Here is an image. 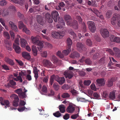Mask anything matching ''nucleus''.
<instances>
[{"instance_id":"6e6d98bb","label":"nucleus","mask_w":120,"mask_h":120,"mask_svg":"<svg viewBox=\"0 0 120 120\" xmlns=\"http://www.w3.org/2000/svg\"><path fill=\"white\" fill-rule=\"evenodd\" d=\"M27 109L26 108L25 106L23 107L19 108L18 109V110L19 112H22L24 111L25 109Z\"/></svg>"},{"instance_id":"864d4df0","label":"nucleus","mask_w":120,"mask_h":120,"mask_svg":"<svg viewBox=\"0 0 120 120\" xmlns=\"http://www.w3.org/2000/svg\"><path fill=\"white\" fill-rule=\"evenodd\" d=\"M22 92V89L19 88L16 90L15 91V92L17 94L19 95L21 94Z\"/></svg>"},{"instance_id":"72a5a7b5","label":"nucleus","mask_w":120,"mask_h":120,"mask_svg":"<svg viewBox=\"0 0 120 120\" xmlns=\"http://www.w3.org/2000/svg\"><path fill=\"white\" fill-rule=\"evenodd\" d=\"M37 8L36 7H34L33 8H31L29 9V11L31 13H35L36 11H38V10L37 9Z\"/></svg>"},{"instance_id":"6e6552de","label":"nucleus","mask_w":120,"mask_h":120,"mask_svg":"<svg viewBox=\"0 0 120 120\" xmlns=\"http://www.w3.org/2000/svg\"><path fill=\"white\" fill-rule=\"evenodd\" d=\"M89 28L92 32H94L96 30L94 23L93 22L89 21L88 23Z\"/></svg>"},{"instance_id":"bf43d9fd","label":"nucleus","mask_w":120,"mask_h":120,"mask_svg":"<svg viewBox=\"0 0 120 120\" xmlns=\"http://www.w3.org/2000/svg\"><path fill=\"white\" fill-rule=\"evenodd\" d=\"M82 27L83 28L82 31L84 32L86 31V26L85 23L83 22L82 23Z\"/></svg>"},{"instance_id":"3c124183","label":"nucleus","mask_w":120,"mask_h":120,"mask_svg":"<svg viewBox=\"0 0 120 120\" xmlns=\"http://www.w3.org/2000/svg\"><path fill=\"white\" fill-rule=\"evenodd\" d=\"M93 12L98 17L99 15L100 12L96 8H93Z\"/></svg>"},{"instance_id":"de8ad7c7","label":"nucleus","mask_w":120,"mask_h":120,"mask_svg":"<svg viewBox=\"0 0 120 120\" xmlns=\"http://www.w3.org/2000/svg\"><path fill=\"white\" fill-rule=\"evenodd\" d=\"M41 91L42 92L46 93L47 92V87L45 85H43L42 87Z\"/></svg>"},{"instance_id":"393cba45","label":"nucleus","mask_w":120,"mask_h":120,"mask_svg":"<svg viewBox=\"0 0 120 120\" xmlns=\"http://www.w3.org/2000/svg\"><path fill=\"white\" fill-rule=\"evenodd\" d=\"M59 109L60 112L62 113H64L65 111V107L64 105H61L59 106L58 107Z\"/></svg>"},{"instance_id":"9b49d317","label":"nucleus","mask_w":120,"mask_h":120,"mask_svg":"<svg viewBox=\"0 0 120 120\" xmlns=\"http://www.w3.org/2000/svg\"><path fill=\"white\" fill-rule=\"evenodd\" d=\"M55 80L60 85L63 84L65 81V79L64 77H60L58 76L55 77Z\"/></svg>"},{"instance_id":"5701e85b","label":"nucleus","mask_w":120,"mask_h":120,"mask_svg":"<svg viewBox=\"0 0 120 120\" xmlns=\"http://www.w3.org/2000/svg\"><path fill=\"white\" fill-rule=\"evenodd\" d=\"M20 45L21 47L22 48H24L26 45L27 42L24 39L21 38Z\"/></svg>"},{"instance_id":"052dcab7","label":"nucleus","mask_w":120,"mask_h":120,"mask_svg":"<svg viewBox=\"0 0 120 120\" xmlns=\"http://www.w3.org/2000/svg\"><path fill=\"white\" fill-rule=\"evenodd\" d=\"M108 93L106 91L104 92L102 94V96L104 98H105L108 97Z\"/></svg>"},{"instance_id":"2eb2a0df","label":"nucleus","mask_w":120,"mask_h":120,"mask_svg":"<svg viewBox=\"0 0 120 120\" xmlns=\"http://www.w3.org/2000/svg\"><path fill=\"white\" fill-rule=\"evenodd\" d=\"M19 45L15 44H13V48L14 49L15 52L18 54L20 53L21 52V49Z\"/></svg>"},{"instance_id":"ea45409f","label":"nucleus","mask_w":120,"mask_h":120,"mask_svg":"<svg viewBox=\"0 0 120 120\" xmlns=\"http://www.w3.org/2000/svg\"><path fill=\"white\" fill-rule=\"evenodd\" d=\"M53 115L54 116L57 117H59L61 116V114L59 111H57L53 113Z\"/></svg>"},{"instance_id":"4c0bfd02","label":"nucleus","mask_w":120,"mask_h":120,"mask_svg":"<svg viewBox=\"0 0 120 120\" xmlns=\"http://www.w3.org/2000/svg\"><path fill=\"white\" fill-rule=\"evenodd\" d=\"M61 97L63 98H68L70 97V95L68 93H64L62 94Z\"/></svg>"},{"instance_id":"5fc2aeb1","label":"nucleus","mask_w":120,"mask_h":120,"mask_svg":"<svg viewBox=\"0 0 120 120\" xmlns=\"http://www.w3.org/2000/svg\"><path fill=\"white\" fill-rule=\"evenodd\" d=\"M93 95L95 99H99L100 98L99 95L96 92L94 93L93 94Z\"/></svg>"},{"instance_id":"423d86ee","label":"nucleus","mask_w":120,"mask_h":120,"mask_svg":"<svg viewBox=\"0 0 120 120\" xmlns=\"http://www.w3.org/2000/svg\"><path fill=\"white\" fill-rule=\"evenodd\" d=\"M43 63L45 67L48 68H53L54 67L53 65L49 60H44L43 61Z\"/></svg>"},{"instance_id":"0e129e2a","label":"nucleus","mask_w":120,"mask_h":120,"mask_svg":"<svg viewBox=\"0 0 120 120\" xmlns=\"http://www.w3.org/2000/svg\"><path fill=\"white\" fill-rule=\"evenodd\" d=\"M99 53H97L94 54L92 58L94 60H96L99 56Z\"/></svg>"},{"instance_id":"a18cd8bd","label":"nucleus","mask_w":120,"mask_h":120,"mask_svg":"<svg viewBox=\"0 0 120 120\" xmlns=\"http://www.w3.org/2000/svg\"><path fill=\"white\" fill-rule=\"evenodd\" d=\"M53 86L55 90L57 91L58 90L59 86L58 84L54 83L53 84Z\"/></svg>"},{"instance_id":"4be33fe9","label":"nucleus","mask_w":120,"mask_h":120,"mask_svg":"<svg viewBox=\"0 0 120 120\" xmlns=\"http://www.w3.org/2000/svg\"><path fill=\"white\" fill-rule=\"evenodd\" d=\"M15 3L19 4L21 6L23 5L25 2V0H11Z\"/></svg>"},{"instance_id":"c85d7f7f","label":"nucleus","mask_w":120,"mask_h":120,"mask_svg":"<svg viewBox=\"0 0 120 120\" xmlns=\"http://www.w3.org/2000/svg\"><path fill=\"white\" fill-rule=\"evenodd\" d=\"M115 93L114 91L110 92L109 95V98L111 99H115L116 98Z\"/></svg>"},{"instance_id":"e2e57ef3","label":"nucleus","mask_w":120,"mask_h":120,"mask_svg":"<svg viewBox=\"0 0 120 120\" xmlns=\"http://www.w3.org/2000/svg\"><path fill=\"white\" fill-rule=\"evenodd\" d=\"M17 15L18 17L20 19H22L23 17V15L21 13L19 12H17Z\"/></svg>"},{"instance_id":"39448f33","label":"nucleus","mask_w":120,"mask_h":120,"mask_svg":"<svg viewBox=\"0 0 120 120\" xmlns=\"http://www.w3.org/2000/svg\"><path fill=\"white\" fill-rule=\"evenodd\" d=\"M10 97L11 99H14L13 103V105L15 107L18 106L19 105V98L17 95L15 94H13L11 95Z\"/></svg>"},{"instance_id":"09e8293b","label":"nucleus","mask_w":120,"mask_h":120,"mask_svg":"<svg viewBox=\"0 0 120 120\" xmlns=\"http://www.w3.org/2000/svg\"><path fill=\"white\" fill-rule=\"evenodd\" d=\"M91 82V81L90 80H85L83 82V84L85 85L88 86L90 85Z\"/></svg>"},{"instance_id":"9d476101","label":"nucleus","mask_w":120,"mask_h":120,"mask_svg":"<svg viewBox=\"0 0 120 120\" xmlns=\"http://www.w3.org/2000/svg\"><path fill=\"white\" fill-rule=\"evenodd\" d=\"M101 34L104 38L108 37L109 36V32L106 29H101L100 30Z\"/></svg>"},{"instance_id":"a878e982","label":"nucleus","mask_w":120,"mask_h":120,"mask_svg":"<svg viewBox=\"0 0 120 120\" xmlns=\"http://www.w3.org/2000/svg\"><path fill=\"white\" fill-rule=\"evenodd\" d=\"M5 61L7 63L9 64L11 66H13L14 65V63L13 61L9 58H6L5 59Z\"/></svg>"},{"instance_id":"412c9836","label":"nucleus","mask_w":120,"mask_h":120,"mask_svg":"<svg viewBox=\"0 0 120 120\" xmlns=\"http://www.w3.org/2000/svg\"><path fill=\"white\" fill-rule=\"evenodd\" d=\"M9 26H10L12 30L16 31L18 30V28L16 26L12 21L9 22Z\"/></svg>"},{"instance_id":"f257e3e1","label":"nucleus","mask_w":120,"mask_h":120,"mask_svg":"<svg viewBox=\"0 0 120 120\" xmlns=\"http://www.w3.org/2000/svg\"><path fill=\"white\" fill-rule=\"evenodd\" d=\"M52 16L50 14L47 13L45 15V18L46 20L49 23H52L53 22V19L55 22L57 21V19L59 23L60 24H58L56 26V28L58 29H60L62 30L65 28V23L64 21L62 18H59L58 13L56 11H53L51 13Z\"/></svg>"},{"instance_id":"774afa93","label":"nucleus","mask_w":120,"mask_h":120,"mask_svg":"<svg viewBox=\"0 0 120 120\" xmlns=\"http://www.w3.org/2000/svg\"><path fill=\"white\" fill-rule=\"evenodd\" d=\"M7 3V1L5 0H2L0 2V4L1 6L5 5Z\"/></svg>"},{"instance_id":"e433bc0d","label":"nucleus","mask_w":120,"mask_h":120,"mask_svg":"<svg viewBox=\"0 0 120 120\" xmlns=\"http://www.w3.org/2000/svg\"><path fill=\"white\" fill-rule=\"evenodd\" d=\"M22 31L27 34H29L30 33V30L27 28L26 26L22 29Z\"/></svg>"},{"instance_id":"f8f14e48","label":"nucleus","mask_w":120,"mask_h":120,"mask_svg":"<svg viewBox=\"0 0 120 120\" xmlns=\"http://www.w3.org/2000/svg\"><path fill=\"white\" fill-rule=\"evenodd\" d=\"M117 79V77H114L108 80L107 83V86L109 87L112 86L113 85V82L116 81Z\"/></svg>"},{"instance_id":"20e7f679","label":"nucleus","mask_w":120,"mask_h":120,"mask_svg":"<svg viewBox=\"0 0 120 120\" xmlns=\"http://www.w3.org/2000/svg\"><path fill=\"white\" fill-rule=\"evenodd\" d=\"M64 33L65 32L64 31H54L52 33V36L54 38L57 39L61 38L64 36Z\"/></svg>"},{"instance_id":"bb28decb","label":"nucleus","mask_w":120,"mask_h":120,"mask_svg":"<svg viewBox=\"0 0 120 120\" xmlns=\"http://www.w3.org/2000/svg\"><path fill=\"white\" fill-rule=\"evenodd\" d=\"M77 110H76V111H77V110H78V111H76V112H78V113L76 114H75L74 115H72L71 117V119H75L77 118L79 116V113L80 111V108L79 107H77L76 108Z\"/></svg>"},{"instance_id":"f03ea898","label":"nucleus","mask_w":120,"mask_h":120,"mask_svg":"<svg viewBox=\"0 0 120 120\" xmlns=\"http://www.w3.org/2000/svg\"><path fill=\"white\" fill-rule=\"evenodd\" d=\"M64 19L67 22V24L70 26H72L75 29H77L78 28L77 22L76 20L72 21L71 17L68 15H66L64 16Z\"/></svg>"},{"instance_id":"aec40b11","label":"nucleus","mask_w":120,"mask_h":120,"mask_svg":"<svg viewBox=\"0 0 120 120\" xmlns=\"http://www.w3.org/2000/svg\"><path fill=\"white\" fill-rule=\"evenodd\" d=\"M22 56L27 60H29L30 58L29 54L26 52H23L22 53Z\"/></svg>"},{"instance_id":"1a4fd4ad","label":"nucleus","mask_w":120,"mask_h":120,"mask_svg":"<svg viewBox=\"0 0 120 120\" xmlns=\"http://www.w3.org/2000/svg\"><path fill=\"white\" fill-rule=\"evenodd\" d=\"M77 50L80 52L86 50V48L81 43H77L76 44Z\"/></svg>"},{"instance_id":"13d9d810","label":"nucleus","mask_w":120,"mask_h":120,"mask_svg":"<svg viewBox=\"0 0 120 120\" xmlns=\"http://www.w3.org/2000/svg\"><path fill=\"white\" fill-rule=\"evenodd\" d=\"M20 102L19 105V106H24L26 104V102L22 100H20Z\"/></svg>"},{"instance_id":"2f4dec72","label":"nucleus","mask_w":120,"mask_h":120,"mask_svg":"<svg viewBox=\"0 0 120 120\" xmlns=\"http://www.w3.org/2000/svg\"><path fill=\"white\" fill-rule=\"evenodd\" d=\"M69 33L74 38H75L76 37V34L71 29H70L68 30Z\"/></svg>"},{"instance_id":"603ef678","label":"nucleus","mask_w":120,"mask_h":120,"mask_svg":"<svg viewBox=\"0 0 120 120\" xmlns=\"http://www.w3.org/2000/svg\"><path fill=\"white\" fill-rule=\"evenodd\" d=\"M51 60L55 63H57L58 61L57 58L54 55H52L51 58Z\"/></svg>"},{"instance_id":"4d7b16f0","label":"nucleus","mask_w":120,"mask_h":120,"mask_svg":"<svg viewBox=\"0 0 120 120\" xmlns=\"http://www.w3.org/2000/svg\"><path fill=\"white\" fill-rule=\"evenodd\" d=\"M9 8L13 11H15L16 10V8L13 5H10L9 7Z\"/></svg>"},{"instance_id":"ddd939ff","label":"nucleus","mask_w":120,"mask_h":120,"mask_svg":"<svg viewBox=\"0 0 120 120\" xmlns=\"http://www.w3.org/2000/svg\"><path fill=\"white\" fill-rule=\"evenodd\" d=\"M64 74L67 78L68 77L69 79H71L73 76L72 72L69 70L65 71L64 72Z\"/></svg>"},{"instance_id":"f704fd0d","label":"nucleus","mask_w":120,"mask_h":120,"mask_svg":"<svg viewBox=\"0 0 120 120\" xmlns=\"http://www.w3.org/2000/svg\"><path fill=\"white\" fill-rule=\"evenodd\" d=\"M19 96L20 98L23 99L24 98H26L27 95L26 93L22 92L19 95Z\"/></svg>"},{"instance_id":"a211bd4d","label":"nucleus","mask_w":120,"mask_h":120,"mask_svg":"<svg viewBox=\"0 0 120 120\" xmlns=\"http://www.w3.org/2000/svg\"><path fill=\"white\" fill-rule=\"evenodd\" d=\"M96 82L100 86H104L105 84V81L103 79H99L97 80Z\"/></svg>"},{"instance_id":"0eeeda50","label":"nucleus","mask_w":120,"mask_h":120,"mask_svg":"<svg viewBox=\"0 0 120 120\" xmlns=\"http://www.w3.org/2000/svg\"><path fill=\"white\" fill-rule=\"evenodd\" d=\"M75 105L72 104H69L68 106L66 109L67 111L69 113H73L75 110Z\"/></svg>"},{"instance_id":"79ce46f5","label":"nucleus","mask_w":120,"mask_h":120,"mask_svg":"<svg viewBox=\"0 0 120 120\" xmlns=\"http://www.w3.org/2000/svg\"><path fill=\"white\" fill-rule=\"evenodd\" d=\"M112 14V11L108 10L106 14V16L107 18H109L111 17Z\"/></svg>"},{"instance_id":"7c9ffc66","label":"nucleus","mask_w":120,"mask_h":120,"mask_svg":"<svg viewBox=\"0 0 120 120\" xmlns=\"http://www.w3.org/2000/svg\"><path fill=\"white\" fill-rule=\"evenodd\" d=\"M37 22L39 24L42 25V17L40 15H37L36 16Z\"/></svg>"},{"instance_id":"37998d69","label":"nucleus","mask_w":120,"mask_h":120,"mask_svg":"<svg viewBox=\"0 0 120 120\" xmlns=\"http://www.w3.org/2000/svg\"><path fill=\"white\" fill-rule=\"evenodd\" d=\"M86 44L90 46H92V42L91 40L89 39H87L86 41Z\"/></svg>"},{"instance_id":"c756f323","label":"nucleus","mask_w":120,"mask_h":120,"mask_svg":"<svg viewBox=\"0 0 120 120\" xmlns=\"http://www.w3.org/2000/svg\"><path fill=\"white\" fill-rule=\"evenodd\" d=\"M67 47H69V48H71V47L72 43L71 40L70 38H68L67 39Z\"/></svg>"},{"instance_id":"c9c22d12","label":"nucleus","mask_w":120,"mask_h":120,"mask_svg":"<svg viewBox=\"0 0 120 120\" xmlns=\"http://www.w3.org/2000/svg\"><path fill=\"white\" fill-rule=\"evenodd\" d=\"M86 64L88 65H90L92 64V61L90 58H88L85 60Z\"/></svg>"},{"instance_id":"49530a36","label":"nucleus","mask_w":120,"mask_h":120,"mask_svg":"<svg viewBox=\"0 0 120 120\" xmlns=\"http://www.w3.org/2000/svg\"><path fill=\"white\" fill-rule=\"evenodd\" d=\"M61 88L64 90H68L69 89L70 87L68 85L64 84L62 86Z\"/></svg>"},{"instance_id":"a19ab883","label":"nucleus","mask_w":120,"mask_h":120,"mask_svg":"<svg viewBox=\"0 0 120 120\" xmlns=\"http://www.w3.org/2000/svg\"><path fill=\"white\" fill-rule=\"evenodd\" d=\"M13 79L15 81H20V82H22V78L20 76H19L17 77V78H14Z\"/></svg>"},{"instance_id":"680f3d73","label":"nucleus","mask_w":120,"mask_h":120,"mask_svg":"<svg viewBox=\"0 0 120 120\" xmlns=\"http://www.w3.org/2000/svg\"><path fill=\"white\" fill-rule=\"evenodd\" d=\"M4 34L6 38L9 39L10 38L9 35L8 33L7 32H4Z\"/></svg>"},{"instance_id":"dca6fc26","label":"nucleus","mask_w":120,"mask_h":120,"mask_svg":"<svg viewBox=\"0 0 120 120\" xmlns=\"http://www.w3.org/2000/svg\"><path fill=\"white\" fill-rule=\"evenodd\" d=\"M5 46L7 49L10 51L12 50L11 44V42L7 40H5L4 41Z\"/></svg>"},{"instance_id":"7ed1b4c3","label":"nucleus","mask_w":120,"mask_h":120,"mask_svg":"<svg viewBox=\"0 0 120 120\" xmlns=\"http://www.w3.org/2000/svg\"><path fill=\"white\" fill-rule=\"evenodd\" d=\"M31 38L32 43L38 45L37 48L38 50L40 52H42V49L44 45L43 42L39 40L38 39L37 37H32Z\"/></svg>"},{"instance_id":"8fccbe9b","label":"nucleus","mask_w":120,"mask_h":120,"mask_svg":"<svg viewBox=\"0 0 120 120\" xmlns=\"http://www.w3.org/2000/svg\"><path fill=\"white\" fill-rule=\"evenodd\" d=\"M56 54L60 58H63L64 57V55L61 53V52L60 51H58L57 52Z\"/></svg>"},{"instance_id":"69168bd1","label":"nucleus","mask_w":120,"mask_h":120,"mask_svg":"<svg viewBox=\"0 0 120 120\" xmlns=\"http://www.w3.org/2000/svg\"><path fill=\"white\" fill-rule=\"evenodd\" d=\"M69 117V115L68 113H66L63 116V118L64 120H67L68 119Z\"/></svg>"},{"instance_id":"c03bdc74","label":"nucleus","mask_w":120,"mask_h":120,"mask_svg":"<svg viewBox=\"0 0 120 120\" xmlns=\"http://www.w3.org/2000/svg\"><path fill=\"white\" fill-rule=\"evenodd\" d=\"M70 92L71 93L72 95L74 96H76L78 94V92L74 89L71 90Z\"/></svg>"},{"instance_id":"473e14b6","label":"nucleus","mask_w":120,"mask_h":120,"mask_svg":"<svg viewBox=\"0 0 120 120\" xmlns=\"http://www.w3.org/2000/svg\"><path fill=\"white\" fill-rule=\"evenodd\" d=\"M4 105H6L5 106V108L6 109L7 107H9L10 106V102L9 101L7 100H4V101L3 102Z\"/></svg>"},{"instance_id":"f3484780","label":"nucleus","mask_w":120,"mask_h":120,"mask_svg":"<svg viewBox=\"0 0 120 120\" xmlns=\"http://www.w3.org/2000/svg\"><path fill=\"white\" fill-rule=\"evenodd\" d=\"M110 40L112 41H114L118 43L120 42V39L113 35H112L110 37Z\"/></svg>"},{"instance_id":"cd10ccee","label":"nucleus","mask_w":120,"mask_h":120,"mask_svg":"<svg viewBox=\"0 0 120 120\" xmlns=\"http://www.w3.org/2000/svg\"><path fill=\"white\" fill-rule=\"evenodd\" d=\"M32 49L34 56H36L37 55L38 50L36 46H33L32 47Z\"/></svg>"},{"instance_id":"4468645a","label":"nucleus","mask_w":120,"mask_h":120,"mask_svg":"<svg viewBox=\"0 0 120 120\" xmlns=\"http://www.w3.org/2000/svg\"><path fill=\"white\" fill-rule=\"evenodd\" d=\"M80 54L78 52L75 51L71 53L70 55V57L73 59L79 58Z\"/></svg>"},{"instance_id":"6ab92c4d","label":"nucleus","mask_w":120,"mask_h":120,"mask_svg":"<svg viewBox=\"0 0 120 120\" xmlns=\"http://www.w3.org/2000/svg\"><path fill=\"white\" fill-rule=\"evenodd\" d=\"M115 56L117 57H120V50L116 47H114L113 48Z\"/></svg>"},{"instance_id":"b1692460","label":"nucleus","mask_w":120,"mask_h":120,"mask_svg":"<svg viewBox=\"0 0 120 120\" xmlns=\"http://www.w3.org/2000/svg\"><path fill=\"white\" fill-rule=\"evenodd\" d=\"M71 50V48L67 47V49L64 50L62 51V53L65 56H67L68 55L69 53L70 52Z\"/></svg>"},{"instance_id":"338daca9","label":"nucleus","mask_w":120,"mask_h":120,"mask_svg":"<svg viewBox=\"0 0 120 120\" xmlns=\"http://www.w3.org/2000/svg\"><path fill=\"white\" fill-rule=\"evenodd\" d=\"M41 56L43 57H46L47 55V53L46 51H43L41 53Z\"/></svg>"},{"instance_id":"58836bf2","label":"nucleus","mask_w":120,"mask_h":120,"mask_svg":"<svg viewBox=\"0 0 120 120\" xmlns=\"http://www.w3.org/2000/svg\"><path fill=\"white\" fill-rule=\"evenodd\" d=\"M19 28L21 29L23 28L26 26L25 25L23 22L22 21H20L18 23Z\"/></svg>"}]
</instances>
